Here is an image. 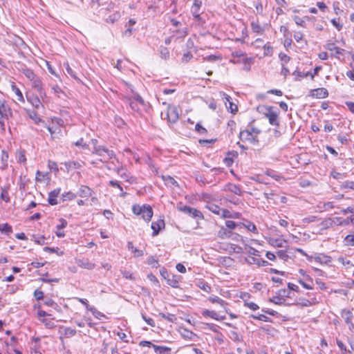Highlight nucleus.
I'll return each instance as SVG.
<instances>
[{"label":"nucleus","instance_id":"obj_1","mask_svg":"<svg viewBox=\"0 0 354 354\" xmlns=\"http://www.w3.org/2000/svg\"><path fill=\"white\" fill-rule=\"evenodd\" d=\"M92 153L100 156L101 158L100 161L102 162H108L111 160L119 162L115 153L105 145H102L101 147H95L92 150Z\"/></svg>","mask_w":354,"mask_h":354},{"label":"nucleus","instance_id":"obj_2","mask_svg":"<svg viewBox=\"0 0 354 354\" xmlns=\"http://www.w3.org/2000/svg\"><path fill=\"white\" fill-rule=\"evenodd\" d=\"M177 208L180 212H182L194 218L201 220L204 218L203 213L196 208L191 207L187 205H178Z\"/></svg>","mask_w":354,"mask_h":354},{"label":"nucleus","instance_id":"obj_3","mask_svg":"<svg viewBox=\"0 0 354 354\" xmlns=\"http://www.w3.org/2000/svg\"><path fill=\"white\" fill-rule=\"evenodd\" d=\"M129 106L134 111H140V106H144L145 101L142 97L138 93L134 94L132 97H129Z\"/></svg>","mask_w":354,"mask_h":354},{"label":"nucleus","instance_id":"obj_4","mask_svg":"<svg viewBox=\"0 0 354 354\" xmlns=\"http://www.w3.org/2000/svg\"><path fill=\"white\" fill-rule=\"evenodd\" d=\"M279 110L275 107L272 109L265 118H268L269 124L272 126L275 127L276 128H279L280 126L279 121Z\"/></svg>","mask_w":354,"mask_h":354},{"label":"nucleus","instance_id":"obj_5","mask_svg":"<svg viewBox=\"0 0 354 354\" xmlns=\"http://www.w3.org/2000/svg\"><path fill=\"white\" fill-rule=\"evenodd\" d=\"M322 70V66H316L315 68H314V71L313 73H310V72H308V71H306V73H301L300 71H299L298 70H295L293 73H292V75L294 76H295V81H300L301 80V78L302 77H306L308 76H310L311 77V80H313L314 79V77L315 75H317L318 72L319 71Z\"/></svg>","mask_w":354,"mask_h":354},{"label":"nucleus","instance_id":"obj_6","mask_svg":"<svg viewBox=\"0 0 354 354\" xmlns=\"http://www.w3.org/2000/svg\"><path fill=\"white\" fill-rule=\"evenodd\" d=\"M32 82V86L34 88L37 92L40 97L44 98L46 96L45 90L43 87V84L41 79L36 76L32 80H30Z\"/></svg>","mask_w":354,"mask_h":354},{"label":"nucleus","instance_id":"obj_7","mask_svg":"<svg viewBox=\"0 0 354 354\" xmlns=\"http://www.w3.org/2000/svg\"><path fill=\"white\" fill-rule=\"evenodd\" d=\"M239 138L242 141H249L252 144H257L259 142L257 137L254 136L248 129L241 131L239 133Z\"/></svg>","mask_w":354,"mask_h":354},{"label":"nucleus","instance_id":"obj_8","mask_svg":"<svg viewBox=\"0 0 354 354\" xmlns=\"http://www.w3.org/2000/svg\"><path fill=\"white\" fill-rule=\"evenodd\" d=\"M167 117L170 123H176L179 118L178 108L176 106H169L167 108Z\"/></svg>","mask_w":354,"mask_h":354},{"label":"nucleus","instance_id":"obj_9","mask_svg":"<svg viewBox=\"0 0 354 354\" xmlns=\"http://www.w3.org/2000/svg\"><path fill=\"white\" fill-rule=\"evenodd\" d=\"M0 115L6 119L12 115L11 109L5 100H0Z\"/></svg>","mask_w":354,"mask_h":354},{"label":"nucleus","instance_id":"obj_10","mask_svg":"<svg viewBox=\"0 0 354 354\" xmlns=\"http://www.w3.org/2000/svg\"><path fill=\"white\" fill-rule=\"evenodd\" d=\"M165 221L162 218L158 219L156 221H153L151 223V229L153 230L152 236H157L160 231L165 228Z\"/></svg>","mask_w":354,"mask_h":354},{"label":"nucleus","instance_id":"obj_11","mask_svg":"<svg viewBox=\"0 0 354 354\" xmlns=\"http://www.w3.org/2000/svg\"><path fill=\"white\" fill-rule=\"evenodd\" d=\"M310 96L317 98H326L328 96V92L325 88H318L310 91Z\"/></svg>","mask_w":354,"mask_h":354},{"label":"nucleus","instance_id":"obj_12","mask_svg":"<svg viewBox=\"0 0 354 354\" xmlns=\"http://www.w3.org/2000/svg\"><path fill=\"white\" fill-rule=\"evenodd\" d=\"M153 212L152 207L149 205H143V211L141 214L142 218L146 221L149 222L153 216Z\"/></svg>","mask_w":354,"mask_h":354},{"label":"nucleus","instance_id":"obj_13","mask_svg":"<svg viewBox=\"0 0 354 354\" xmlns=\"http://www.w3.org/2000/svg\"><path fill=\"white\" fill-rule=\"evenodd\" d=\"M298 282L306 289L313 290L314 288L313 280L310 275L305 276V277L298 279Z\"/></svg>","mask_w":354,"mask_h":354},{"label":"nucleus","instance_id":"obj_14","mask_svg":"<svg viewBox=\"0 0 354 354\" xmlns=\"http://www.w3.org/2000/svg\"><path fill=\"white\" fill-rule=\"evenodd\" d=\"M61 192L60 188L55 189L48 194V202L51 205H55L58 204L57 198Z\"/></svg>","mask_w":354,"mask_h":354},{"label":"nucleus","instance_id":"obj_15","mask_svg":"<svg viewBox=\"0 0 354 354\" xmlns=\"http://www.w3.org/2000/svg\"><path fill=\"white\" fill-rule=\"evenodd\" d=\"M76 263L79 267L90 270L94 269L95 266V263L90 261L88 259H77Z\"/></svg>","mask_w":354,"mask_h":354},{"label":"nucleus","instance_id":"obj_16","mask_svg":"<svg viewBox=\"0 0 354 354\" xmlns=\"http://www.w3.org/2000/svg\"><path fill=\"white\" fill-rule=\"evenodd\" d=\"M314 259L316 262L321 264L328 265L332 262V258L324 254H318L315 256Z\"/></svg>","mask_w":354,"mask_h":354},{"label":"nucleus","instance_id":"obj_17","mask_svg":"<svg viewBox=\"0 0 354 354\" xmlns=\"http://www.w3.org/2000/svg\"><path fill=\"white\" fill-rule=\"evenodd\" d=\"M238 156L236 151H230L227 153L226 157L223 159V162L227 167H231L234 162V158Z\"/></svg>","mask_w":354,"mask_h":354},{"label":"nucleus","instance_id":"obj_18","mask_svg":"<svg viewBox=\"0 0 354 354\" xmlns=\"http://www.w3.org/2000/svg\"><path fill=\"white\" fill-rule=\"evenodd\" d=\"M336 220V225L338 226H347L351 223L354 224V216H348L346 218H343L342 217H335Z\"/></svg>","mask_w":354,"mask_h":354},{"label":"nucleus","instance_id":"obj_19","mask_svg":"<svg viewBox=\"0 0 354 354\" xmlns=\"http://www.w3.org/2000/svg\"><path fill=\"white\" fill-rule=\"evenodd\" d=\"M93 192V190L89 187L81 185L78 191V195L82 198H88L92 195Z\"/></svg>","mask_w":354,"mask_h":354},{"label":"nucleus","instance_id":"obj_20","mask_svg":"<svg viewBox=\"0 0 354 354\" xmlns=\"http://www.w3.org/2000/svg\"><path fill=\"white\" fill-rule=\"evenodd\" d=\"M136 24V21L134 19H130L126 24L125 27L127 29L124 31L123 35L125 37H130L133 31V26Z\"/></svg>","mask_w":354,"mask_h":354},{"label":"nucleus","instance_id":"obj_21","mask_svg":"<svg viewBox=\"0 0 354 354\" xmlns=\"http://www.w3.org/2000/svg\"><path fill=\"white\" fill-rule=\"evenodd\" d=\"M337 222L335 218H327L323 220L320 225L322 226V228L324 230L328 229L330 227H332L334 225H336Z\"/></svg>","mask_w":354,"mask_h":354},{"label":"nucleus","instance_id":"obj_22","mask_svg":"<svg viewBox=\"0 0 354 354\" xmlns=\"http://www.w3.org/2000/svg\"><path fill=\"white\" fill-rule=\"evenodd\" d=\"M225 189L238 196H242L243 194V192L239 186L233 183H228L226 185Z\"/></svg>","mask_w":354,"mask_h":354},{"label":"nucleus","instance_id":"obj_23","mask_svg":"<svg viewBox=\"0 0 354 354\" xmlns=\"http://www.w3.org/2000/svg\"><path fill=\"white\" fill-rule=\"evenodd\" d=\"M202 6L201 0H194L193 5L191 8V12L193 16H197L201 14V8Z\"/></svg>","mask_w":354,"mask_h":354},{"label":"nucleus","instance_id":"obj_24","mask_svg":"<svg viewBox=\"0 0 354 354\" xmlns=\"http://www.w3.org/2000/svg\"><path fill=\"white\" fill-rule=\"evenodd\" d=\"M156 354H171V349L167 346L153 345Z\"/></svg>","mask_w":354,"mask_h":354},{"label":"nucleus","instance_id":"obj_25","mask_svg":"<svg viewBox=\"0 0 354 354\" xmlns=\"http://www.w3.org/2000/svg\"><path fill=\"white\" fill-rule=\"evenodd\" d=\"M300 302L299 303L303 307H309L318 303V300L315 297H313L310 299H299Z\"/></svg>","mask_w":354,"mask_h":354},{"label":"nucleus","instance_id":"obj_26","mask_svg":"<svg viewBox=\"0 0 354 354\" xmlns=\"http://www.w3.org/2000/svg\"><path fill=\"white\" fill-rule=\"evenodd\" d=\"M162 180L165 184L170 187H178L177 181L170 176H162Z\"/></svg>","mask_w":354,"mask_h":354},{"label":"nucleus","instance_id":"obj_27","mask_svg":"<svg viewBox=\"0 0 354 354\" xmlns=\"http://www.w3.org/2000/svg\"><path fill=\"white\" fill-rule=\"evenodd\" d=\"M342 317L344 319L346 323H349L353 321V312L348 309H343L341 312Z\"/></svg>","mask_w":354,"mask_h":354},{"label":"nucleus","instance_id":"obj_28","mask_svg":"<svg viewBox=\"0 0 354 354\" xmlns=\"http://www.w3.org/2000/svg\"><path fill=\"white\" fill-rule=\"evenodd\" d=\"M251 28L254 32L262 35L264 32L263 28L259 24V21H252L251 22Z\"/></svg>","mask_w":354,"mask_h":354},{"label":"nucleus","instance_id":"obj_29","mask_svg":"<svg viewBox=\"0 0 354 354\" xmlns=\"http://www.w3.org/2000/svg\"><path fill=\"white\" fill-rule=\"evenodd\" d=\"M28 101L34 106L35 109H39L43 106L39 98L37 96L27 97Z\"/></svg>","mask_w":354,"mask_h":354},{"label":"nucleus","instance_id":"obj_30","mask_svg":"<svg viewBox=\"0 0 354 354\" xmlns=\"http://www.w3.org/2000/svg\"><path fill=\"white\" fill-rule=\"evenodd\" d=\"M64 165L66 167L67 171H69L71 169H79L82 167L81 164L77 161L65 162Z\"/></svg>","mask_w":354,"mask_h":354},{"label":"nucleus","instance_id":"obj_31","mask_svg":"<svg viewBox=\"0 0 354 354\" xmlns=\"http://www.w3.org/2000/svg\"><path fill=\"white\" fill-rule=\"evenodd\" d=\"M206 207L211 211L212 213L221 215L223 209L221 208L218 205L214 203H209L206 205Z\"/></svg>","mask_w":354,"mask_h":354},{"label":"nucleus","instance_id":"obj_32","mask_svg":"<svg viewBox=\"0 0 354 354\" xmlns=\"http://www.w3.org/2000/svg\"><path fill=\"white\" fill-rule=\"evenodd\" d=\"M241 214L239 212H231L228 209H224L222 211L221 216L223 218H239Z\"/></svg>","mask_w":354,"mask_h":354},{"label":"nucleus","instance_id":"obj_33","mask_svg":"<svg viewBox=\"0 0 354 354\" xmlns=\"http://www.w3.org/2000/svg\"><path fill=\"white\" fill-rule=\"evenodd\" d=\"M274 106H266V105H259L257 108V111L264 115V117L270 111Z\"/></svg>","mask_w":354,"mask_h":354},{"label":"nucleus","instance_id":"obj_34","mask_svg":"<svg viewBox=\"0 0 354 354\" xmlns=\"http://www.w3.org/2000/svg\"><path fill=\"white\" fill-rule=\"evenodd\" d=\"M198 287L201 288L202 290H203L205 292H210L212 291V288L209 286V284L205 281H198L197 284Z\"/></svg>","mask_w":354,"mask_h":354},{"label":"nucleus","instance_id":"obj_35","mask_svg":"<svg viewBox=\"0 0 354 354\" xmlns=\"http://www.w3.org/2000/svg\"><path fill=\"white\" fill-rule=\"evenodd\" d=\"M209 301L212 303H216L223 306V308H225V306L227 305V304L221 298L218 297V296H211L209 297Z\"/></svg>","mask_w":354,"mask_h":354},{"label":"nucleus","instance_id":"obj_36","mask_svg":"<svg viewBox=\"0 0 354 354\" xmlns=\"http://www.w3.org/2000/svg\"><path fill=\"white\" fill-rule=\"evenodd\" d=\"M12 90L17 96V100L21 102H24V98L20 89L15 84L12 85Z\"/></svg>","mask_w":354,"mask_h":354},{"label":"nucleus","instance_id":"obj_37","mask_svg":"<svg viewBox=\"0 0 354 354\" xmlns=\"http://www.w3.org/2000/svg\"><path fill=\"white\" fill-rule=\"evenodd\" d=\"M159 316L171 323H174L177 319L176 315L171 313L165 314L164 313H160Z\"/></svg>","mask_w":354,"mask_h":354},{"label":"nucleus","instance_id":"obj_38","mask_svg":"<svg viewBox=\"0 0 354 354\" xmlns=\"http://www.w3.org/2000/svg\"><path fill=\"white\" fill-rule=\"evenodd\" d=\"M120 17V13L119 12H115L110 16H109V17L106 19V21L107 23L113 24L115 21H118Z\"/></svg>","mask_w":354,"mask_h":354},{"label":"nucleus","instance_id":"obj_39","mask_svg":"<svg viewBox=\"0 0 354 354\" xmlns=\"http://www.w3.org/2000/svg\"><path fill=\"white\" fill-rule=\"evenodd\" d=\"M167 282L168 285H169L174 288L178 287V283H179L177 277L175 275H173V274L172 275L170 274V277L167 280Z\"/></svg>","mask_w":354,"mask_h":354},{"label":"nucleus","instance_id":"obj_40","mask_svg":"<svg viewBox=\"0 0 354 354\" xmlns=\"http://www.w3.org/2000/svg\"><path fill=\"white\" fill-rule=\"evenodd\" d=\"M202 315L203 317H209L216 320V319H218L217 317V313L214 310H209L207 309H205L202 311Z\"/></svg>","mask_w":354,"mask_h":354},{"label":"nucleus","instance_id":"obj_41","mask_svg":"<svg viewBox=\"0 0 354 354\" xmlns=\"http://www.w3.org/2000/svg\"><path fill=\"white\" fill-rule=\"evenodd\" d=\"M0 232L8 235L12 233V227L8 223L0 224Z\"/></svg>","mask_w":354,"mask_h":354},{"label":"nucleus","instance_id":"obj_42","mask_svg":"<svg viewBox=\"0 0 354 354\" xmlns=\"http://www.w3.org/2000/svg\"><path fill=\"white\" fill-rule=\"evenodd\" d=\"M229 337L232 340L237 343L241 342L242 341L241 336L235 330L230 331Z\"/></svg>","mask_w":354,"mask_h":354},{"label":"nucleus","instance_id":"obj_43","mask_svg":"<svg viewBox=\"0 0 354 354\" xmlns=\"http://www.w3.org/2000/svg\"><path fill=\"white\" fill-rule=\"evenodd\" d=\"M76 194L72 192H65L62 194V201H72L76 198Z\"/></svg>","mask_w":354,"mask_h":354},{"label":"nucleus","instance_id":"obj_44","mask_svg":"<svg viewBox=\"0 0 354 354\" xmlns=\"http://www.w3.org/2000/svg\"><path fill=\"white\" fill-rule=\"evenodd\" d=\"M343 243L346 246H354V234H348L346 236Z\"/></svg>","mask_w":354,"mask_h":354},{"label":"nucleus","instance_id":"obj_45","mask_svg":"<svg viewBox=\"0 0 354 354\" xmlns=\"http://www.w3.org/2000/svg\"><path fill=\"white\" fill-rule=\"evenodd\" d=\"M159 6L156 0L151 1L147 3V10L152 11L153 12H156Z\"/></svg>","mask_w":354,"mask_h":354},{"label":"nucleus","instance_id":"obj_46","mask_svg":"<svg viewBox=\"0 0 354 354\" xmlns=\"http://www.w3.org/2000/svg\"><path fill=\"white\" fill-rule=\"evenodd\" d=\"M65 65L66 71L67 73L71 75L73 79L76 80L79 82H81L80 79L76 75V73L70 67L69 64L67 63Z\"/></svg>","mask_w":354,"mask_h":354},{"label":"nucleus","instance_id":"obj_47","mask_svg":"<svg viewBox=\"0 0 354 354\" xmlns=\"http://www.w3.org/2000/svg\"><path fill=\"white\" fill-rule=\"evenodd\" d=\"M1 199L6 201V203H8L10 201V197L8 195V187H3L1 188Z\"/></svg>","mask_w":354,"mask_h":354},{"label":"nucleus","instance_id":"obj_48","mask_svg":"<svg viewBox=\"0 0 354 354\" xmlns=\"http://www.w3.org/2000/svg\"><path fill=\"white\" fill-rule=\"evenodd\" d=\"M243 225L245 228H247L248 230L252 232L254 234H258V230L257 229V227L253 223H252L250 221H247V223L246 224L243 223Z\"/></svg>","mask_w":354,"mask_h":354},{"label":"nucleus","instance_id":"obj_49","mask_svg":"<svg viewBox=\"0 0 354 354\" xmlns=\"http://www.w3.org/2000/svg\"><path fill=\"white\" fill-rule=\"evenodd\" d=\"M279 57L281 62V66H286L290 60V57L283 53H280Z\"/></svg>","mask_w":354,"mask_h":354},{"label":"nucleus","instance_id":"obj_50","mask_svg":"<svg viewBox=\"0 0 354 354\" xmlns=\"http://www.w3.org/2000/svg\"><path fill=\"white\" fill-rule=\"evenodd\" d=\"M250 317H252L254 319L259 320V321H263V322H272V320L270 317H267L265 315H262V314H260L259 315H251Z\"/></svg>","mask_w":354,"mask_h":354},{"label":"nucleus","instance_id":"obj_51","mask_svg":"<svg viewBox=\"0 0 354 354\" xmlns=\"http://www.w3.org/2000/svg\"><path fill=\"white\" fill-rule=\"evenodd\" d=\"M252 62L253 58L243 57V64H244V70L249 71L250 70V66Z\"/></svg>","mask_w":354,"mask_h":354},{"label":"nucleus","instance_id":"obj_52","mask_svg":"<svg viewBox=\"0 0 354 354\" xmlns=\"http://www.w3.org/2000/svg\"><path fill=\"white\" fill-rule=\"evenodd\" d=\"M206 325L209 330L216 333L217 335H219L221 337H223V334L219 331L218 326L214 324H207Z\"/></svg>","mask_w":354,"mask_h":354},{"label":"nucleus","instance_id":"obj_53","mask_svg":"<svg viewBox=\"0 0 354 354\" xmlns=\"http://www.w3.org/2000/svg\"><path fill=\"white\" fill-rule=\"evenodd\" d=\"M265 174L270 176L271 178H274L276 180H279L281 178V176L277 174V172L272 169H267L265 172Z\"/></svg>","mask_w":354,"mask_h":354},{"label":"nucleus","instance_id":"obj_54","mask_svg":"<svg viewBox=\"0 0 354 354\" xmlns=\"http://www.w3.org/2000/svg\"><path fill=\"white\" fill-rule=\"evenodd\" d=\"M320 218L317 216H309L302 219L304 223H310L319 221Z\"/></svg>","mask_w":354,"mask_h":354},{"label":"nucleus","instance_id":"obj_55","mask_svg":"<svg viewBox=\"0 0 354 354\" xmlns=\"http://www.w3.org/2000/svg\"><path fill=\"white\" fill-rule=\"evenodd\" d=\"M24 75L30 81L32 80L37 75L35 74L33 71L30 68H28V70H24Z\"/></svg>","mask_w":354,"mask_h":354},{"label":"nucleus","instance_id":"obj_56","mask_svg":"<svg viewBox=\"0 0 354 354\" xmlns=\"http://www.w3.org/2000/svg\"><path fill=\"white\" fill-rule=\"evenodd\" d=\"M29 117L33 120L35 123L38 124L41 121V118L37 115V113L35 111H31L28 113Z\"/></svg>","mask_w":354,"mask_h":354},{"label":"nucleus","instance_id":"obj_57","mask_svg":"<svg viewBox=\"0 0 354 354\" xmlns=\"http://www.w3.org/2000/svg\"><path fill=\"white\" fill-rule=\"evenodd\" d=\"M218 235L219 237L223 239L225 237H230L231 235V232L227 231V230L224 227H221L218 231Z\"/></svg>","mask_w":354,"mask_h":354},{"label":"nucleus","instance_id":"obj_58","mask_svg":"<svg viewBox=\"0 0 354 354\" xmlns=\"http://www.w3.org/2000/svg\"><path fill=\"white\" fill-rule=\"evenodd\" d=\"M283 241H283V240H281V239H271L269 241V243L272 246L277 247V248H282L283 247Z\"/></svg>","mask_w":354,"mask_h":354},{"label":"nucleus","instance_id":"obj_59","mask_svg":"<svg viewBox=\"0 0 354 354\" xmlns=\"http://www.w3.org/2000/svg\"><path fill=\"white\" fill-rule=\"evenodd\" d=\"M290 293H291V292L290 291V290L288 288V289H280L277 292V294L283 299L284 297H290Z\"/></svg>","mask_w":354,"mask_h":354},{"label":"nucleus","instance_id":"obj_60","mask_svg":"<svg viewBox=\"0 0 354 354\" xmlns=\"http://www.w3.org/2000/svg\"><path fill=\"white\" fill-rule=\"evenodd\" d=\"M285 299L281 297L279 295L277 296H274L269 299V301L272 303H274V304L281 305L283 304L282 301H284Z\"/></svg>","mask_w":354,"mask_h":354},{"label":"nucleus","instance_id":"obj_61","mask_svg":"<svg viewBox=\"0 0 354 354\" xmlns=\"http://www.w3.org/2000/svg\"><path fill=\"white\" fill-rule=\"evenodd\" d=\"M40 321L45 325L47 328H53L55 326L53 322L48 319H40Z\"/></svg>","mask_w":354,"mask_h":354},{"label":"nucleus","instance_id":"obj_62","mask_svg":"<svg viewBox=\"0 0 354 354\" xmlns=\"http://www.w3.org/2000/svg\"><path fill=\"white\" fill-rule=\"evenodd\" d=\"M293 20L295 21V22L296 23L297 25L300 26L304 28L306 27V24L305 21L304 19H302L301 17H299V16H297V15L294 16Z\"/></svg>","mask_w":354,"mask_h":354},{"label":"nucleus","instance_id":"obj_63","mask_svg":"<svg viewBox=\"0 0 354 354\" xmlns=\"http://www.w3.org/2000/svg\"><path fill=\"white\" fill-rule=\"evenodd\" d=\"M277 255L278 256L279 258L283 261H287L289 259V255L285 250H278L277 252Z\"/></svg>","mask_w":354,"mask_h":354},{"label":"nucleus","instance_id":"obj_64","mask_svg":"<svg viewBox=\"0 0 354 354\" xmlns=\"http://www.w3.org/2000/svg\"><path fill=\"white\" fill-rule=\"evenodd\" d=\"M342 187L354 190V181L346 180L342 183Z\"/></svg>","mask_w":354,"mask_h":354}]
</instances>
